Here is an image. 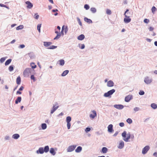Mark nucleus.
Wrapping results in <instances>:
<instances>
[{
    "label": "nucleus",
    "instance_id": "50",
    "mask_svg": "<svg viewBox=\"0 0 157 157\" xmlns=\"http://www.w3.org/2000/svg\"><path fill=\"white\" fill-rule=\"evenodd\" d=\"M90 128H86L85 129L86 132H87L90 131Z\"/></svg>",
    "mask_w": 157,
    "mask_h": 157
},
{
    "label": "nucleus",
    "instance_id": "8",
    "mask_svg": "<svg viewBox=\"0 0 157 157\" xmlns=\"http://www.w3.org/2000/svg\"><path fill=\"white\" fill-rule=\"evenodd\" d=\"M59 107L58 105V104L57 103V104L54 105L51 111V114L53 113Z\"/></svg>",
    "mask_w": 157,
    "mask_h": 157
},
{
    "label": "nucleus",
    "instance_id": "41",
    "mask_svg": "<svg viewBox=\"0 0 157 157\" xmlns=\"http://www.w3.org/2000/svg\"><path fill=\"white\" fill-rule=\"evenodd\" d=\"M106 13L109 15H110L111 14V11L109 9H107L106 10Z\"/></svg>",
    "mask_w": 157,
    "mask_h": 157
},
{
    "label": "nucleus",
    "instance_id": "38",
    "mask_svg": "<svg viewBox=\"0 0 157 157\" xmlns=\"http://www.w3.org/2000/svg\"><path fill=\"white\" fill-rule=\"evenodd\" d=\"M90 10L93 13H95L96 11V10L95 8H91Z\"/></svg>",
    "mask_w": 157,
    "mask_h": 157
},
{
    "label": "nucleus",
    "instance_id": "24",
    "mask_svg": "<svg viewBox=\"0 0 157 157\" xmlns=\"http://www.w3.org/2000/svg\"><path fill=\"white\" fill-rule=\"evenodd\" d=\"M21 78L20 76H18V77H17L16 79L17 83L18 85L20 84L21 83Z\"/></svg>",
    "mask_w": 157,
    "mask_h": 157
},
{
    "label": "nucleus",
    "instance_id": "44",
    "mask_svg": "<svg viewBox=\"0 0 157 157\" xmlns=\"http://www.w3.org/2000/svg\"><path fill=\"white\" fill-rule=\"evenodd\" d=\"M67 128H68V129H70V128L71 123L70 122H67Z\"/></svg>",
    "mask_w": 157,
    "mask_h": 157
},
{
    "label": "nucleus",
    "instance_id": "46",
    "mask_svg": "<svg viewBox=\"0 0 157 157\" xmlns=\"http://www.w3.org/2000/svg\"><path fill=\"white\" fill-rule=\"evenodd\" d=\"M144 23H148L149 22V21L148 19L146 18L144 20Z\"/></svg>",
    "mask_w": 157,
    "mask_h": 157
},
{
    "label": "nucleus",
    "instance_id": "3",
    "mask_svg": "<svg viewBox=\"0 0 157 157\" xmlns=\"http://www.w3.org/2000/svg\"><path fill=\"white\" fill-rule=\"evenodd\" d=\"M126 132L125 131H124L122 134V137L124 138V140L126 142H128V140L130 138L131 135L130 133H128L127 134L126 137Z\"/></svg>",
    "mask_w": 157,
    "mask_h": 157
},
{
    "label": "nucleus",
    "instance_id": "43",
    "mask_svg": "<svg viewBox=\"0 0 157 157\" xmlns=\"http://www.w3.org/2000/svg\"><path fill=\"white\" fill-rule=\"evenodd\" d=\"M84 7L86 10H88L90 8V6L87 4H85L84 6Z\"/></svg>",
    "mask_w": 157,
    "mask_h": 157
},
{
    "label": "nucleus",
    "instance_id": "21",
    "mask_svg": "<svg viewBox=\"0 0 157 157\" xmlns=\"http://www.w3.org/2000/svg\"><path fill=\"white\" fill-rule=\"evenodd\" d=\"M50 152L53 155H55L56 152H55L54 149L53 148H51L50 149Z\"/></svg>",
    "mask_w": 157,
    "mask_h": 157
},
{
    "label": "nucleus",
    "instance_id": "18",
    "mask_svg": "<svg viewBox=\"0 0 157 157\" xmlns=\"http://www.w3.org/2000/svg\"><path fill=\"white\" fill-rule=\"evenodd\" d=\"M85 38L84 35L83 34H81L78 37V39L79 40H82Z\"/></svg>",
    "mask_w": 157,
    "mask_h": 157
},
{
    "label": "nucleus",
    "instance_id": "63",
    "mask_svg": "<svg viewBox=\"0 0 157 157\" xmlns=\"http://www.w3.org/2000/svg\"><path fill=\"white\" fill-rule=\"evenodd\" d=\"M57 29L59 31V32L60 29V27L59 26L57 27Z\"/></svg>",
    "mask_w": 157,
    "mask_h": 157
},
{
    "label": "nucleus",
    "instance_id": "16",
    "mask_svg": "<svg viewBox=\"0 0 157 157\" xmlns=\"http://www.w3.org/2000/svg\"><path fill=\"white\" fill-rule=\"evenodd\" d=\"M113 126L112 124H109L108 127V131L109 132H111L113 131Z\"/></svg>",
    "mask_w": 157,
    "mask_h": 157
},
{
    "label": "nucleus",
    "instance_id": "1",
    "mask_svg": "<svg viewBox=\"0 0 157 157\" xmlns=\"http://www.w3.org/2000/svg\"><path fill=\"white\" fill-rule=\"evenodd\" d=\"M35 70L31 68H26L23 72V75L25 77H29L31 74H34Z\"/></svg>",
    "mask_w": 157,
    "mask_h": 157
},
{
    "label": "nucleus",
    "instance_id": "57",
    "mask_svg": "<svg viewBox=\"0 0 157 157\" xmlns=\"http://www.w3.org/2000/svg\"><path fill=\"white\" fill-rule=\"evenodd\" d=\"M16 94H21V92L20 91H17V93H16Z\"/></svg>",
    "mask_w": 157,
    "mask_h": 157
},
{
    "label": "nucleus",
    "instance_id": "27",
    "mask_svg": "<svg viewBox=\"0 0 157 157\" xmlns=\"http://www.w3.org/2000/svg\"><path fill=\"white\" fill-rule=\"evenodd\" d=\"M69 72V71L67 70H66L65 71L63 72L62 73L61 75L63 76H65Z\"/></svg>",
    "mask_w": 157,
    "mask_h": 157
},
{
    "label": "nucleus",
    "instance_id": "11",
    "mask_svg": "<svg viewBox=\"0 0 157 157\" xmlns=\"http://www.w3.org/2000/svg\"><path fill=\"white\" fill-rule=\"evenodd\" d=\"M114 107L115 108L119 109H122L124 108V106L121 105H114Z\"/></svg>",
    "mask_w": 157,
    "mask_h": 157
},
{
    "label": "nucleus",
    "instance_id": "64",
    "mask_svg": "<svg viewBox=\"0 0 157 157\" xmlns=\"http://www.w3.org/2000/svg\"><path fill=\"white\" fill-rule=\"evenodd\" d=\"M154 44L155 46H157V41H155V42Z\"/></svg>",
    "mask_w": 157,
    "mask_h": 157
},
{
    "label": "nucleus",
    "instance_id": "37",
    "mask_svg": "<svg viewBox=\"0 0 157 157\" xmlns=\"http://www.w3.org/2000/svg\"><path fill=\"white\" fill-rule=\"evenodd\" d=\"M71 120V118L70 117L68 116L67 117L66 121L67 122H70Z\"/></svg>",
    "mask_w": 157,
    "mask_h": 157
},
{
    "label": "nucleus",
    "instance_id": "17",
    "mask_svg": "<svg viewBox=\"0 0 157 157\" xmlns=\"http://www.w3.org/2000/svg\"><path fill=\"white\" fill-rule=\"evenodd\" d=\"M52 44L51 42H44V45L45 47H48L50 45Z\"/></svg>",
    "mask_w": 157,
    "mask_h": 157
},
{
    "label": "nucleus",
    "instance_id": "61",
    "mask_svg": "<svg viewBox=\"0 0 157 157\" xmlns=\"http://www.w3.org/2000/svg\"><path fill=\"white\" fill-rule=\"evenodd\" d=\"M153 155L155 157H157V152H155L153 154Z\"/></svg>",
    "mask_w": 157,
    "mask_h": 157
},
{
    "label": "nucleus",
    "instance_id": "12",
    "mask_svg": "<svg viewBox=\"0 0 157 157\" xmlns=\"http://www.w3.org/2000/svg\"><path fill=\"white\" fill-rule=\"evenodd\" d=\"M144 81L146 84H148L151 83V80L148 77H147L145 78Z\"/></svg>",
    "mask_w": 157,
    "mask_h": 157
},
{
    "label": "nucleus",
    "instance_id": "30",
    "mask_svg": "<svg viewBox=\"0 0 157 157\" xmlns=\"http://www.w3.org/2000/svg\"><path fill=\"white\" fill-rule=\"evenodd\" d=\"M151 107L154 109H155L157 108V105L155 103H152L151 105Z\"/></svg>",
    "mask_w": 157,
    "mask_h": 157
},
{
    "label": "nucleus",
    "instance_id": "14",
    "mask_svg": "<svg viewBox=\"0 0 157 157\" xmlns=\"http://www.w3.org/2000/svg\"><path fill=\"white\" fill-rule=\"evenodd\" d=\"M114 84L113 81L109 80L107 82V86L108 87H112L114 86Z\"/></svg>",
    "mask_w": 157,
    "mask_h": 157
},
{
    "label": "nucleus",
    "instance_id": "62",
    "mask_svg": "<svg viewBox=\"0 0 157 157\" xmlns=\"http://www.w3.org/2000/svg\"><path fill=\"white\" fill-rule=\"evenodd\" d=\"M65 29V27H64V25H63L62 27V31H63V30H64Z\"/></svg>",
    "mask_w": 157,
    "mask_h": 157
},
{
    "label": "nucleus",
    "instance_id": "36",
    "mask_svg": "<svg viewBox=\"0 0 157 157\" xmlns=\"http://www.w3.org/2000/svg\"><path fill=\"white\" fill-rule=\"evenodd\" d=\"M23 28V25H20L18 26V27H17L16 28V29L17 30H18L19 29H22Z\"/></svg>",
    "mask_w": 157,
    "mask_h": 157
},
{
    "label": "nucleus",
    "instance_id": "10",
    "mask_svg": "<svg viewBox=\"0 0 157 157\" xmlns=\"http://www.w3.org/2000/svg\"><path fill=\"white\" fill-rule=\"evenodd\" d=\"M44 148L43 147H40L39 148L38 150L36 151V152L37 154H43L44 153Z\"/></svg>",
    "mask_w": 157,
    "mask_h": 157
},
{
    "label": "nucleus",
    "instance_id": "9",
    "mask_svg": "<svg viewBox=\"0 0 157 157\" xmlns=\"http://www.w3.org/2000/svg\"><path fill=\"white\" fill-rule=\"evenodd\" d=\"M132 99V96L128 95L125 97V101L127 102H128Z\"/></svg>",
    "mask_w": 157,
    "mask_h": 157
},
{
    "label": "nucleus",
    "instance_id": "22",
    "mask_svg": "<svg viewBox=\"0 0 157 157\" xmlns=\"http://www.w3.org/2000/svg\"><path fill=\"white\" fill-rule=\"evenodd\" d=\"M21 97H18L17 99L15 100V103L17 104L18 102H20L21 101Z\"/></svg>",
    "mask_w": 157,
    "mask_h": 157
},
{
    "label": "nucleus",
    "instance_id": "25",
    "mask_svg": "<svg viewBox=\"0 0 157 157\" xmlns=\"http://www.w3.org/2000/svg\"><path fill=\"white\" fill-rule=\"evenodd\" d=\"M108 149L106 147H103L102 149V151L104 153H106L108 151Z\"/></svg>",
    "mask_w": 157,
    "mask_h": 157
},
{
    "label": "nucleus",
    "instance_id": "32",
    "mask_svg": "<svg viewBox=\"0 0 157 157\" xmlns=\"http://www.w3.org/2000/svg\"><path fill=\"white\" fill-rule=\"evenodd\" d=\"M41 127L42 129H44L47 128L46 124L45 123H43L42 124Z\"/></svg>",
    "mask_w": 157,
    "mask_h": 157
},
{
    "label": "nucleus",
    "instance_id": "58",
    "mask_svg": "<svg viewBox=\"0 0 157 157\" xmlns=\"http://www.w3.org/2000/svg\"><path fill=\"white\" fill-rule=\"evenodd\" d=\"M58 11V10L57 9H56L55 10H52V11L53 12H57Z\"/></svg>",
    "mask_w": 157,
    "mask_h": 157
},
{
    "label": "nucleus",
    "instance_id": "26",
    "mask_svg": "<svg viewBox=\"0 0 157 157\" xmlns=\"http://www.w3.org/2000/svg\"><path fill=\"white\" fill-rule=\"evenodd\" d=\"M19 137V135L17 134H13L12 136L13 138L14 139H17Z\"/></svg>",
    "mask_w": 157,
    "mask_h": 157
},
{
    "label": "nucleus",
    "instance_id": "55",
    "mask_svg": "<svg viewBox=\"0 0 157 157\" xmlns=\"http://www.w3.org/2000/svg\"><path fill=\"white\" fill-rule=\"evenodd\" d=\"M149 30L152 31L154 29V28L152 27H150L149 28Z\"/></svg>",
    "mask_w": 157,
    "mask_h": 157
},
{
    "label": "nucleus",
    "instance_id": "40",
    "mask_svg": "<svg viewBox=\"0 0 157 157\" xmlns=\"http://www.w3.org/2000/svg\"><path fill=\"white\" fill-rule=\"evenodd\" d=\"M127 122L129 124H131L132 122V120L130 118H128L127 120Z\"/></svg>",
    "mask_w": 157,
    "mask_h": 157
},
{
    "label": "nucleus",
    "instance_id": "4",
    "mask_svg": "<svg viewBox=\"0 0 157 157\" xmlns=\"http://www.w3.org/2000/svg\"><path fill=\"white\" fill-rule=\"evenodd\" d=\"M115 92V90L114 89H113L108 91L107 92L105 93L104 96L105 97H108L112 94Z\"/></svg>",
    "mask_w": 157,
    "mask_h": 157
},
{
    "label": "nucleus",
    "instance_id": "15",
    "mask_svg": "<svg viewBox=\"0 0 157 157\" xmlns=\"http://www.w3.org/2000/svg\"><path fill=\"white\" fill-rule=\"evenodd\" d=\"M124 145V142L123 141H121L119 144L118 147L120 149H122Z\"/></svg>",
    "mask_w": 157,
    "mask_h": 157
},
{
    "label": "nucleus",
    "instance_id": "45",
    "mask_svg": "<svg viewBox=\"0 0 157 157\" xmlns=\"http://www.w3.org/2000/svg\"><path fill=\"white\" fill-rule=\"evenodd\" d=\"M31 79L33 80L34 82L36 81V79L33 75H32L31 76Z\"/></svg>",
    "mask_w": 157,
    "mask_h": 157
},
{
    "label": "nucleus",
    "instance_id": "42",
    "mask_svg": "<svg viewBox=\"0 0 157 157\" xmlns=\"http://www.w3.org/2000/svg\"><path fill=\"white\" fill-rule=\"evenodd\" d=\"M13 67L12 66H10L9 68V70L10 71H13Z\"/></svg>",
    "mask_w": 157,
    "mask_h": 157
},
{
    "label": "nucleus",
    "instance_id": "35",
    "mask_svg": "<svg viewBox=\"0 0 157 157\" xmlns=\"http://www.w3.org/2000/svg\"><path fill=\"white\" fill-rule=\"evenodd\" d=\"M156 8L154 6H153L151 8V11L153 13H154V12L156 10Z\"/></svg>",
    "mask_w": 157,
    "mask_h": 157
},
{
    "label": "nucleus",
    "instance_id": "60",
    "mask_svg": "<svg viewBox=\"0 0 157 157\" xmlns=\"http://www.w3.org/2000/svg\"><path fill=\"white\" fill-rule=\"evenodd\" d=\"M85 48V45H84V44H82L81 47V48L82 49H84Z\"/></svg>",
    "mask_w": 157,
    "mask_h": 157
},
{
    "label": "nucleus",
    "instance_id": "54",
    "mask_svg": "<svg viewBox=\"0 0 157 157\" xmlns=\"http://www.w3.org/2000/svg\"><path fill=\"white\" fill-rule=\"evenodd\" d=\"M24 89V87L22 86H21L20 88L19 89V90L20 91H21V90H23Z\"/></svg>",
    "mask_w": 157,
    "mask_h": 157
},
{
    "label": "nucleus",
    "instance_id": "51",
    "mask_svg": "<svg viewBox=\"0 0 157 157\" xmlns=\"http://www.w3.org/2000/svg\"><path fill=\"white\" fill-rule=\"evenodd\" d=\"M25 47V45L24 44L20 45L19 48H23Z\"/></svg>",
    "mask_w": 157,
    "mask_h": 157
},
{
    "label": "nucleus",
    "instance_id": "52",
    "mask_svg": "<svg viewBox=\"0 0 157 157\" xmlns=\"http://www.w3.org/2000/svg\"><path fill=\"white\" fill-rule=\"evenodd\" d=\"M35 15L36 16L35 17V18L36 19H38L39 17V15L37 14V13L35 14Z\"/></svg>",
    "mask_w": 157,
    "mask_h": 157
},
{
    "label": "nucleus",
    "instance_id": "53",
    "mask_svg": "<svg viewBox=\"0 0 157 157\" xmlns=\"http://www.w3.org/2000/svg\"><path fill=\"white\" fill-rule=\"evenodd\" d=\"M124 124L123 122H121L119 123V125L121 127H123L124 126Z\"/></svg>",
    "mask_w": 157,
    "mask_h": 157
},
{
    "label": "nucleus",
    "instance_id": "2",
    "mask_svg": "<svg viewBox=\"0 0 157 157\" xmlns=\"http://www.w3.org/2000/svg\"><path fill=\"white\" fill-rule=\"evenodd\" d=\"M129 11L128 9H127L125 12L124 15L125 17V18H124V21L125 23H128L130 22L131 21V19L129 18V16L127 15L126 14H128V12Z\"/></svg>",
    "mask_w": 157,
    "mask_h": 157
},
{
    "label": "nucleus",
    "instance_id": "48",
    "mask_svg": "<svg viewBox=\"0 0 157 157\" xmlns=\"http://www.w3.org/2000/svg\"><path fill=\"white\" fill-rule=\"evenodd\" d=\"M5 60V59L4 58H2L0 59V61L1 63H3Z\"/></svg>",
    "mask_w": 157,
    "mask_h": 157
},
{
    "label": "nucleus",
    "instance_id": "23",
    "mask_svg": "<svg viewBox=\"0 0 157 157\" xmlns=\"http://www.w3.org/2000/svg\"><path fill=\"white\" fill-rule=\"evenodd\" d=\"M44 152L47 153L49 151V147L48 146H45L44 149Z\"/></svg>",
    "mask_w": 157,
    "mask_h": 157
},
{
    "label": "nucleus",
    "instance_id": "13",
    "mask_svg": "<svg viewBox=\"0 0 157 157\" xmlns=\"http://www.w3.org/2000/svg\"><path fill=\"white\" fill-rule=\"evenodd\" d=\"M25 3L27 5V7L28 8L31 9L33 6L32 4L29 1L26 2Z\"/></svg>",
    "mask_w": 157,
    "mask_h": 157
},
{
    "label": "nucleus",
    "instance_id": "49",
    "mask_svg": "<svg viewBox=\"0 0 157 157\" xmlns=\"http://www.w3.org/2000/svg\"><path fill=\"white\" fill-rule=\"evenodd\" d=\"M140 110V108L138 107H136L134 109V110L135 112L139 111Z\"/></svg>",
    "mask_w": 157,
    "mask_h": 157
},
{
    "label": "nucleus",
    "instance_id": "59",
    "mask_svg": "<svg viewBox=\"0 0 157 157\" xmlns=\"http://www.w3.org/2000/svg\"><path fill=\"white\" fill-rule=\"evenodd\" d=\"M78 23H79V25H80L81 26H82V23L81 22V21H80V20L79 19H78Z\"/></svg>",
    "mask_w": 157,
    "mask_h": 157
},
{
    "label": "nucleus",
    "instance_id": "47",
    "mask_svg": "<svg viewBox=\"0 0 157 157\" xmlns=\"http://www.w3.org/2000/svg\"><path fill=\"white\" fill-rule=\"evenodd\" d=\"M144 94V92L143 91H140L139 92V94L140 95H143Z\"/></svg>",
    "mask_w": 157,
    "mask_h": 157
},
{
    "label": "nucleus",
    "instance_id": "28",
    "mask_svg": "<svg viewBox=\"0 0 157 157\" xmlns=\"http://www.w3.org/2000/svg\"><path fill=\"white\" fill-rule=\"evenodd\" d=\"M11 60H12L11 59H9L6 60L5 63V65L7 66L9 65L11 63Z\"/></svg>",
    "mask_w": 157,
    "mask_h": 157
},
{
    "label": "nucleus",
    "instance_id": "39",
    "mask_svg": "<svg viewBox=\"0 0 157 157\" xmlns=\"http://www.w3.org/2000/svg\"><path fill=\"white\" fill-rule=\"evenodd\" d=\"M56 48V46L52 45L50 46L48 48L49 49H54Z\"/></svg>",
    "mask_w": 157,
    "mask_h": 157
},
{
    "label": "nucleus",
    "instance_id": "31",
    "mask_svg": "<svg viewBox=\"0 0 157 157\" xmlns=\"http://www.w3.org/2000/svg\"><path fill=\"white\" fill-rule=\"evenodd\" d=\"M61 35L60 33L57 34L56 37L54 38V40L58 39L60 37Z\"/></svg>",
    "mask_w": 157,
    "mask_h": 157
},
{
    "label": "nucleus",
    "instance_id": "7",
    "mask_svg": "<svg viewBox=\"0 0 157 157\" xmlns=\"http://www.w3.org/2000/svg\"><path fill=\"white\" fill-rule=\"evenodd\" d=\"M76 145H71L69 146L67 149L68 152H71L74 150L75 147Z\"/></svg>",
    "mask_w": 157,
    "mask_h": 157
},
{
    "label": "nucleus",
    "instance_id": "20",
    "mask_svg": "<svg viewBox=\"0 0 157 157\" xmlns=\"http://www.w3.org/2000/svg\"><path fill=\"white\" fill-rule=\"evenodd\" d=\"M84 20L86 22L89 23H91L92 22V21L91 20L89 19L86 17L84 18Z\"/></svg>",
    "mask_w": 157,
    "mask_h": 157
},
{
    "label": "nucleus",
    "instance_id": "19",
    "mask_svg": "<svg viewBox=\"0 0 157 157\" xmlns=\"http://www.w3.org/2000/svg\"><path fill=\"white\" fill-rule=\"evenodd\" d=\"M82 150V147L81 146L78 147L75 149V151L77 153L80 152Z\"/></svg>",
    "mask_w": 157,
    "mask_h": 157
},
{
    "label": "nucleus",
    "instance_id": "34",
    "mask_svg": "<svg viewBox=\"0 0 157 157\" xmlns=\"http://www.w3.org/2000/svg\"><path fill=\"white\" fill-rule=\"evenodd\" d=\"M41 24H38L37 26V29L39 33L40 32V28L41 27Z\"/></svg>",
    "mask_w": 157,
    "mask_h": 157
},
{
    "label": "nucleus",
    "instance_id": "6",
    "mask_svg": "<svg viewBox=\"0 0 157 157\" xmlns=\"http://www.w3.org/2000/svg\"><path fill=\"white\" fill-rule=\"evenodd\" d=\"M150 147L148 146H146L143 149L142 153L143 154H145L147 151L149 150Z\"/></svg>",
    "mask_w": 157,
    "mask_h": 157
},
{
    "label": "nucleus",
    "instance_id": "33",
    "mask_svg": "<svg viewBox=\"0 0 157 157\" xmlns=\"http://www.w3.org/2000/svg\"><path fill=\"white\" fill-rule=\"evenodd\" d=\"M31 67L33 69H34L36 68V65L35 63H31Z\"/></svg>",
    "mask_w": 157,
    "mask_h": 157
},
{
    "label": "nucleus",
    "instance_id": "56",
    "mask_svg": "<svg viewBox=\"0 0 157 157\" xmlns=\"http://www.w3.org/2000/svg\"><path fill=\"white\" fill-rule=\"evenodd\" d=\"M68 30V28L67 27H66L65 29V32L66 33Z\"/></svg>",
    "mask_w": 157,
    "mask_h": 157
},
{
    "label": "nucleus",
    "instance_id": "29",
    "mask_svg": "<svg viewBox=\"0 0 157 157\" xmlns=\"http://www.w3.org/2000/svg\"><path fill=\"white\" fill-rule=\"evenodd\" d=\"M59 64L60 65L63 66L64 64V61L63 59H60L59 60Z\"/></svg>",
    "mask_w": 157,
    "mask_h": 157
},
{
    "label": "nucleus",
    "instance_id": "5",
    "mask_svg": "<svg viewBox=\"0 0 157 157\" xmlns=\"http://www.w3.org/2000/svg\"><path fill=\"white\" fill-rule=\"evenodd\" d=\"M91 113L90 115V117L92 119H94L97 116V113L94 110L91 111Z\"/></svg>",
    "mask_w": 157,
    "mask_h": 157
}]
</instances>
